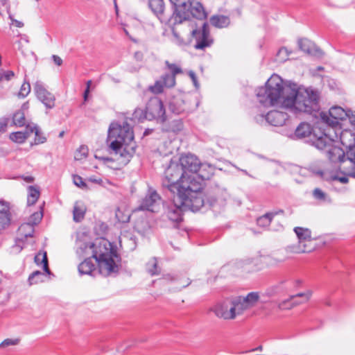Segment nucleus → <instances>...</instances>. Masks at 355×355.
<instances>
[{"label": "nucleus", "mask_w": 355, "mask_h": 355, "mask_svg": "<svg viewBox=\"0 0 355 355\" xmlns=\"http://www.w3.org/2000/svg\"><path fill=\"white\" fill-rule=\"evenodd\" d=\"M256 96L263 107L283 108L294 114H313L320 110L319 94L311 88H302L295 83L286 84L277 74L268 79L256 91Z\"/></svg>", "instance_id": "f257e3e1"}, {"label": "nucleus", "mask_w": 355, "mask_h": 355, "mask_svg": "<svg viewBox=\"0 0 355 355\" xmlns=\"http://www.w3.org/2000/svg\"><path fill=\"white\" fill-rule=\"evenodd\" d=\"M76 252L80 257H88L78 266L80 275H91L95 270V262L98 263L99 272L105 275L119 271L121 257L116 249L106 239H97L94 243H77Z\"/></svg>", "instance_id": "f03ea898"}, {"label": "nucleus", "mask_w": 355, "mask_h": 355, "mask_svg": "<svg viewBox=\"0 0 355 355\" xmlns=\"http://www.w3.org/2000/svg\"><path fill=\"white\" fill-rule=\"evenodd\" d=\"M198 176H186L178 163L171 161L164 171L162 186L182 199V203L196 209L205 204Z\"/></svg>", "instance_id": "7ed1b4c3"}, {"label": "nucleus", "mask_w": 355, "mask_h": 355, "mask_svg": "<svg viewBox=\"0 0 355 355\" xmlns=\"http://www.w3.org/2000/svg\"><path fill=\"white\" fill-rule=\"evenodd\" d=\"M107 143L121 165H126L135 153L136 144L132 127L127 121L112 122L108 129Z\"/></svg>", "instance_id": "20e7f679"}, {"label": "nucleus", "mask_w": 355, "mask_h": 355, "mask_svg": "<svg viewBox=\"0 0 355 355\" xmlns=\"http://www.w3.org/2000/svg\"><path fill=\"white\" fill-rule=\"evenodd\" d=\"M260 300L258 292H250L245 296H235L217 302L211 311L215 315L225 320H234L237 316L254 308Z\"/></svg>", "instance_id": "39448f33"}, {"label": "nucleus", "mask_w": 355, "mask_h": 355, "mask_svg": "<svg viewBox=\"0 0 355 355\" xmlns=\"http://www.w3.org/2000/svg\"><path fill=\"white\" fill-rule=\"evenodd\" d=\"M337 138L338 132L330 129L329 132H322L320 136L313 141V145L318 149L323 150L329 159V163L324 168L327 167L334 168L346 155L344 150L337 146L338 141H335Z\"/></svg>", "instance_id": "423d86ee"}, {"label": "nucleus", "mask_w": 355, "mask_h": 355, "mask_svg": "<svg viewBox=\"0 0 355 355\" xmlns=\"http://www.w3.org/2000/svg\"><path fill=\"white\" fill-rule=\"evenodd\" d=\"M355 171V146L347 150L346 155L335 166L334 168L327 167L324 170L315 172L323 179L327 180L339 181L340 183L348 182V177L352 176Z\"/></svg>", "instance_id": "0eeeda50"}, {"label": "nucleus", "mask_w": 355, "mask_h": 355, "mask_svg": "<svg viewBox=\"0 0 355 355\" xmlns=\"http://www.w3.org/2000/svg\"><path fill=\"white\" fill-rule=\"evenodd\" d=\"M180 166L186 176H198L197 180L202 187L203 181L208 180L214 174V167L207 163H201L198 158L192 154L183 155L180 159Z\"/></svg>", "instance_id": "6e6552de"}, {"label": "nucleus", "mask_w": 355, "mask_h": 355, "mask_svg": "<svg viewBox=\"0 0 355 355\" xmlns=\"http://www.w3.org/2000/svg\"><path fill=\"white\" fill-rule=\"evenodd\" d=\"M347 116V110L340 106H333L329 112H321L319 113L318 122L322 125H325L324 132H329L333 129L336 132L340 130V122L345 120Z\"/></svg>", "instance_id": "1a4fd4ad"}, {"label": "nucleus", "mask_w": 355, "mask_h": 355, "mask_svg": "<svg viewBox=\"0 0 355 355\" xmlns=\"http://www.w3.org/2000/svg\"><path fill=\"white\" fill-rule=\"evenodd\" d=\"M288 119L287 113L278 110H270L267 113L257 112L254 116L255 122L261 125H270L272 126H282Z\"/></svg>", "instance_id": "9d476101"}, {"label": "nucleus", "mask_w": 355, "mask_h": 355, "mask_svg": "<svg viewBox=\"0 0 355 355\" xmlns=\"http://www.w3.org/2000/svg\"><path fill=\"white\" fill-rule=\"evenodd\" d=\"M315 248V246H306V244L302 245L298 242L279 250L272 257V261L276 263H281L291 259L294 254L309 253Z\"/></svg>", "instance_id": "9b49d317"}, {"label": "nucleus", "mask_w": 355, "mask_h": 355, "mask_svg": "<svg viewBox=\"0 0 355 355\" xmlns=\"http://www.w3.org/2000/svg\"><path fill=\"white\" fill-rule=\"evenodd\" d=\"M144 118L163 123L166 120V112L162 101L158 97L151 98L146 107Z\"/></svg>", "instance_id": "f8f14e48"}, {"label": "nucleus", "mask_w": 355, "mask_h": 355, "mask_svg": "<svg viewBox=\"0 0 355 355\" xmlns=\"http://www.w3.org/2000/svg\"><path fill=\"white\" fill-rule=\"evenodd\" d=\"M192 37L196 40L194 48L197 50H205L207 47H210L214 40L211 37L209 26L207 22H202L199 28L191 31Z\"/></svg>", "instance_id": "ddd939ff"}, {"label": "nucleus", "mask_w": 355, "mask_h": 355, "mask_svg": "<svg viewBox=\"0 0 355 355\" xmlns=\"http://www.w3.org/2000/svg\"><path fill=\"white\" fill-rule=\"evenodd\" d=\"M173 5L174 10L173 15L169 17L168 24L175 26L180 24L188 19V12L187 8L190 0H169Z\"/></svg>", "instance_id": "4468645a"}, {"label": "nucleus", "mask_w": 355, "mask_h": 355, "mask_svg": "<svg viewBox=\"0 0 355 355\" xmlns=\"http://www.w3.org/2000/svg\"><path fill=\"white\" fill-rule=\"evenodd\" d=\"M33 91L37 98L46 107L52 109L55 106V97L44 87V83L37 80L33 85Z\"/></svg>", "instance_id": "2eb2a0df"}, {"label": "nucleus", "mask_w": 355, "mask_h": 355, "mask_svg": "<svg viewBox=\"0 0 355 355\" xmlns=\"http://www.w3.org/2000/svg\"><path fill=\"white\" fill-rule=\"evenodd\" d=\"M173 205L170 207L168 211V217L170 220L175 222H180L182 220V212L185 210H191L192 211H197L201 207L195 208L193 207L187 206L182 204V199L175 195Z\"/></svg>", "instance_id": "dca6fc26"}, {"label": "nucleus", "mask_w": 355, "mask_h": 355, "mask_svg": "<svg viewBox=\"0 0 355 355\" xmlns=\"http://www.w3.org/2000/svg\"><path fill=\"white\" fill-rule=\"evenodd\" d=\"M161 202V198L156 191L149 189L148 193L142 199L139 207L140 210H148L152 212L156 211Z\"/></svg>", "instance_id": "f3484780"}, {"label": "nucleus", "mask_w": 355, "mask_h": 355, "mask_svg": "<svg viewBox=\"0 0 355 355\" xmlns=\"http://www.w3.org/2000/svg\"><path fill=\"white\" fill-rule=\"evenodd\" d=\"M34 231V226L32 223H25L21 224L18 230L19 237L16 240V243L12 247L13 250L17 252H20L25 245L24 241L28 237H32Z\"/></svg>", "instance_id": "a211bd4d"}, {"label": "nucleus", "mask_w": 355, "mask_h": 355, "mask_svg": "<svg viewBox=\"0 0 355 355\" xmlns=\"http://www.w3.org/2000/svg\"><path fill=\"white\" fill-rule=\"evenodd\" d=\"M227 196L225 189L216 187L210 189L206 195L207 202L211 207L216 205H223Z\"/></svg>", "instance_id": "6ab92c4d"}, {"label": "nucleus", "mask_w": 355, "mask_h": 355, "mask_svg": "<svg viewBox=\"0 0 355 355\" xmlns=\"http://www.w3.org/2000/svg\"><path fill=\"white\" fill-rule=\"evenodd\" d=\"M188 6H189L187 8V11L188 12L187 21L190 19L191 17L200 20H202L207 18V14L200 2L196 0H190Z\"/></svg>", "instance_id": "aec40b11"}, {"label": "nucleus", "mask_w": 355, "mask_h": 355, "mask_svg": "<svg viewBox=\"0 0 355 355\" xmlns=\"http://www.w3.org/2000/svg\"><path fill=\"white\" fill-rule=\"evenodd\" d=\"M339 141L347 148V150L355 147V134L350 130H342L338 131V138L335 141Z\"/></svg>", "instance_id": "412c9836"}, {"label": "nucleus", "mask_w": 355, "mask_h": 355, "mask_svg": "<svg viewBox=\"0 0 355 355\" xmlns=\"http://www.w3.org/2000/svg\"><path fill=\"white\" fill-rule=\"evenodd\" d=\"M149 7L159 19L166 24H168L169 18L164 15V3L163 0H148Z\"/></svg>", "instance_id": "4be33fe9"}, {"label": "nucleus", "mask_w": 355, "mask_h": 355, "mask_svg": "<svg viewBox=\"0 0 355 355\" xmlns=\"http://www.w3.org/2000/svg\"><path fill=\"white\" fill-rule=\"evenodd\" d=\"M298 45L302 51L308 54L319 58L323 55L322 50L309 40L301 39L298 41Z\"/></svg>", "instance_id": "5701e85b"}, {"label": "nucleus", "mask_w": 355, "mask_h": 355, "mask_svg": "<svg viewBox=\"0 0 355 355\" xmlns=\"http://www.w3.org/2000/svg\"><path fill=\"white\" fill-rule=\"evenodd\" d=\"M294 232L296 234L298 242L300 243L306 244V246H315L313 241L311 239V232L310 230L301 227H296L294 228Z\"/></svg>", "instance_id": "b1692460"}, {"label": "nucleus", "mask_w": 355, "mask_h": 355, "mask_svg": "<svg viewBox=\"0 0 355 355\" xmlns=\"http://www.w3.org/2000/svg\"><path fill=\"white\" fill-rule=\"evenodd\" d=\"M34 261L37 266H42L43 270L48 275V276H54L49 268V261L47 254L45 251H40L35 256Z\"/></svg>", "instance_id": "393cba45"}, {"label": "nucleus", "mask_w": 355, "mask_h": 355, "mask_svg": "<svg viewBox=\"0 0 355 355\" xmlns=\"http://www.w3.org/2000/svg\"><path fill=\"white\" fill-rule=\"evenodd\" d=\"M170 110L175 114H180L187 111V106L184 99L180 97H174L169 102Z\"/></svg>", "instance_id": "a878e982"}, {"label": "nucleus", "mask_w": 355, "mask_h": 355, "mask_svg": "<svg viewBox=\"0 0 355 355\" xmlns=\"http://www.w3.org/2000/svg\"><path fill=\"white\" fill-rule=\"evenodd\" d=\"M209 21L213 26L218 28H226L230 24V19L227 16L220 15L211 16Z\"/></svg>", "instance_id": "bb28decb"}, {"label": "nucleus", "mask_w": 355, "mask_h": 355, "mask_svg": "<svg viewBox=\"0 0 355 355\" xmlns=\"http://www.w3.org/2000/svg\"><path fill=\"white\" fill-rule=\"evenodd\" d=\"M313 131L311 125L306 122L301 123L295 129L294 136L296 138H305L311 135Z\"/></svg>", "instance_id": "cd10ccee"}, {"label": "nucleus", "mask_w": 355, "mask_h": 355, "mask_svg": "<svg viewBox=\"0 0 355 355\" xmlns=\"http://www.w3.org/2000/svg\"><path fill=\"white\" fill-rule=\"evenodd\" d=\"M31 125H27L25 131H18L12 132L10 135V139L12 141L18 144H23L27 138L30 137Z\"/></svg>", "instance_id": "c85d7f7f"}, {"label": "nucleus", "mask_w": 355, "mask_h": 355, "mask_svg": "<svg viewBox=\"0 0 355 355\" xmlns=\"http://www.w3.org/2000/svg\"><path fill=\"white\" fill-rule=\"evenodd\" d=\"M28 107V103H25L23 104L21 110H18L13 114L12 122L15 125L22 127L26 125L25 114L23 110H27Z\"/></svg>", "instance_id": "c756f323"}, {"label": "nucleus", "mask_w": 355, "mask_h": 355, "mask_svg": "<svg viewBox=\"0 0 355 355\" xmlns=\"http://www.w3.org/2000/svg\"><path fill=\"white\" fill-rule=\"evenodd\" d=\"M47 275L44 271L35 270L29 275L28 282L30 285L37 284L44 282Z\"/></svg>", "instance_id": "7c9ffc66"}, {"label": "nucleus", "mask_w": 355, "mask_h": 355, "mask_svg": "<svg viewBox=\"0 0 355 355\" xmlns=\"http://www.w3.org/2000/svg\"><path fill=\"white\" fill-rule=\"evenodd\" d=\"M313 292L311 290H306L304 292L291 295V300H295L294 304H300L308 302L311 297Z\"/></svg>", "instance_id": "2f4dec72"}, {"label": "nucleus", "mask_w": 355, "mask_h": 355, "mask_svg": "<svg viewBox=\"0 0 355 355\" xmlns=\"http://www.w3.org/2000/svg\"><path fill=\"white\" fill-rule=\"evenodd\" d=\"M40 197V190L37 187L34 186H29L28 187V197L27 204L28 205H34Z\"/></svg>", "instance_id": "473e14b6"}, {"label": "nucleus", "mask_w": 355, "mask_h": 355, "mask_svg": "<svg viewBox=\"0 0 355 355\" xmlns=\"http://www.w3.org/2000/svg\"><path fill=\"white\" fill-rule=\"evenodd\" d=\"M313 198L320 203H330V197L319 188H315L312 193Z\"/></svg>", "instance_id": "72a5a7b5"}, {"label": "nucleus", "mask_w": 355, "mask_h": 355, "mask_svg": "<svg viewBox=\"0 0 355 355\" xmlns=\"http://www.w3.org/2000/svg\"><path fill=\"white\" fill-rule=\"evenodd\" d=\"M277 214V212L266 213L257 218V223L259 227H266L270 224L272 218Z\"/></svg>", "instance_id": "f704fd0d"}, {"label": "nucleus", "mask_w": 355, "mask_h": 355, "mask_svg": "<svg viewBox=\"0 0 355 355\" xmlns=\"http://www.w3.org/2000/svg\"><path fill=\"white\" fill-rule=\"evenodd\" d=\"M73 220L76 222L81 221L85 214V208L83 205H80L78 202H76L73 207Z\"/></svg>", "instance_id": "c9c22d12"}, {"label": "nucleus", "mask_w": 355, "mask_h": 355, "mask_svg": "<svg viewBox=\"0 0 355 355\" xmlns=\"http://www.w3.org/2000/svg\"><path fill=\"white\" fill-rule=\"evenodd\" d=\"M115 216L119 222L125 223L129 222L130 214L128 210L117 208L115 211Z\"/></svg>", "instance_id": "e433bc0d"}, {"label": "nucleus", "mask_w": 355, "mask_h": 355, "mask_svg": "<svg viewBox=\"0 0 355 355\" xmlns=\"http://www.w3.org/2000/svg\"><path fill=\"white\" fill-rule=\"evenodd\" d=\"M146 270L152 276L159 273L160 269L157 266V261L156 258L153 257L148 261L146 264Z\"/></svg>", "instance_id": "4c0bfd02"}, {"label": "nucleus", "mask_w": 355, "mask_h": 355, "mask_svg": "<svg viewBox=\"0 0 355 355\" xmlns=\"http://www.w3.org/2000/svg\"><path fill=\"white\" fill-rule=\"evenodd\" d=\"M254 259H248L245 260L240 261L237 263L238 266H241L244 271L251 272L255 270V266Z\"/></svg>", "instance_id": "58836bf2"}, {"label": "nucleus", "mask_w": 355, "mask_h": 355, "mask_svg": "<svg viewBox=\"0 0 355 355\" xmlns=\"http://www.w3.org/2000/svg\"><path fill=\"white\" fill-rule=\"evenodd\" d=\"M166 87L171 88L175 85V77L169 73L162 75L159 78Z\"/></svg>", "instance_id": "ea45409f"}, {"label": "nucleus", "mask_w": 355, "mask_h": 355, "mask_svg": "<svg viewBox=\"0 0 355 355\" xmlns=\"http://www.w3.org/2000/svg\"><path fill=\"white\" fill-rule=\"evenodd\" d=\"M35 133V144H43L46 141V139L45 137L41 135L38 127L35 125H31L30 127V135Z\"/></svg>", "instance_id": "a19ab883"}, {"label": "nucleus", "mask_w": 355, "mask_h": 355, "mask_svg": "<svg viewBox=\"0 0 355 355\" xmlns=\"http://www.w3.org/2000/svg\"><path fill=\"white\" fill-rule=\"evenodd\" d=\"M183 125L180 120H173L170 122L168 131H171L174 133H178L182 130Z\"/></svg>", "instance_id": "79ce46f5"}, {"label": "nucleus", "mask_w": 355, "mask_h": 355, "mask_svg": "<svg viewBox=\"0 0 355 355\" xmlns=\"http://www.w3.org/2000/svg\"><path fill=\"white\" fill-rule=\"evenodd\" d=\"M88 154V148L85 146H81L75 153L74 158L76 160H81L85 158Z\"/></svg>", "instance_id": "37998d69"}, {"label": "nucleus", "mask_w": 355, "mask_h": 355, "mask_svg": "<svg viewBox=\"0 0 355 355\" xmlns=\"http://www.w3.org/2000/svg\"><path fill=\"white\" fill-rule=\"evenodd\" d=\"M166 87L160 79L155 81L153 85L149 87L150 91L154 94H160L163 92L164 88Z\"/></svg>", "instance_id": "c03bdc74"}, {"label": "nucleus", "mask_w": 355, "mask_h": 355, "mask_svg": "<svg viewBox=\"0 0 355 355\" xmlns=\"http://www.w3.org/2000/svg\"><path fill=\"white\" fill-rule=\"evenodd\" d=\"M173 39L172 42L179 46H184L187 45L186 41L182 38L175 31V28H172Z\"/></svg>", "instance_id": "a18cd8bd"}, {"label": "nucleus", "mask_w": 355, "mask_h": 355, "mask_svg": "<svg viewBox=\"0 0 355 355\" xmlns=\"http://www.w3.org/2000/svg\"><path fill=\"white\" fill-rule=\"evenodd\" d=\"M165 64L168 71H170V72L171 73V74L173 75L175 77L176 76L177 74L182 73L181 67L175 64H171L166 60L165 62Z\"/></svg>", "instance_id": "49530a36"}, {"label": "nucleus", "mask_w": 355, "mask_h": 355, "mask_svg": "<svg viewBox=\"0 0 355 355\" xmlns=\"http://www.w3.org/2000/svg\"><path fill=\"white\" fill-rule=\"evenodd\" d=\"M42 216H43L42 211H40L35 212L30 216V218L28 219V222H27V223H32L33 226H34L35 225L38 224L41 221Z\"/></svg>", "instance_id": "de8ad7c7"}, {"label": "nucleus", "mask_w": 355, "mask_h": 355, "mask_svg": "<svg viewBox=\"0 0 355 355\" xmlns=\"http://www.w3.org/2000/svg\"><path fill=\"white\" fill-rule=\"evenodd\" d=\"M31 92V85L29 83L24 82L21 86L20 90L18 93L19 97L24 98Z\"/></svg>", "instance_id": "09e8293b"}, {"label": "nucleus", "mask_w": 355, "mask_h": 355, "mask_svg": "<svg viewBox=\"0 0 355 355\" xmlns=\"http://www.w3.org/2000/svg\"><path fill=\"white\" fill-rule=\"evenodd\" d=\"M288 55H289V52H288V49L285 47L281 48L277 53V60L279 62L286 61L288 59Z\"/></svg>", "instance_id": "8fccbe9b"}, {"label": "nucleus", "mask_w": 355, "mask_h": 355, "mask_svg": "<svg viewBox=\"0 0 355 355\" xmlns=\"http://www.w3.org/2000/svg\"><path fill=\"white\" fill-rule=\"evenodd\" d=\"M294 302L295 300H291V297L289 299L284 300L279 304V309L282 310L290 309L297 304H294Z\"/></svg>", "instance_id": "3c124183"}, {"label": "nucleus", "mask_w": 355, "mask_h": 355, "mask_svg": "<svg viewBox=\"0 0 355 355\" xmlns=\"http://www.w3.org/2000/svg\"><path fill=\"white\" fill-rule=\"evenodd\" d=\"M125 242L128 243L130 250H133L135 249L137 246V243L135 237L131 236L129 239H128V238L125 236H123L120 239L121 244Z\"/></svg>", "instance_id": "603ef678"}, {"label": "nucleus", "mask_w": 355, "mask_h": 355, "mask_svg": "<svg viewBox=\"0 0 355 355\" xmlns=\"http://www.w3.org/2000/svg\"><path fill=\"white\" fill-rule=\"evenodd\" d=\"M10 221V214L0 213V230L5 228Z\"/></svg>", "instance_id": "864d4df0"}, {"label": "nucleus", "mask_w": 355, "mask_h": 355, "mask_svg": "<svg viewBox=\"0 0 355 355\" xmlns=\"http://www.w3.org/2000/svg\"><path fill=\"white\" fill-rule=\"evenodd\" d=\"M14 72L12 71H0V83L3 80H10L14 76Z\"/></svg>", "instance_id": "5fc2aeb1"}, {"label": "nucleus", "mask_w": 355, "mask_h": 355, "mask_svg": "<svg viewBox=\"0 0 355 355\" xmlns=\"http://www.w3.org/2000/svg\"><path fill=\"white\" fill-rule=\"evenodd\" d=\"M73 183L78 187L81 188V189H86L87 188V184L85 182V181L83 180V179L78 175H75L73 176Z\"/></svg>", "instance_id": "6e6d98bb"}, {"label": "nucleus", "mask_w": 355, "mask_h": 355, "mask_svg": "<svg viewBox=\"0 0 355 355\" xmlns=\"http://www.w3.org/2000/svg\"><path fill=\"white\" fill-rule=\"evenodd\" d=\"M18 343L19 339L7 338L0 343V347L3 348L10 345H16Z\"/></svg>", "instance_id": "4d7b16f0"}, {"label": "nucleus", "mask_w": 355, "mask_h": 355, "mask_svg": "<svg viewBox=\"0 0 355 355\" xmlns=\"http://www.w3.org/2000/svg\"><path fill=\"white\" fill-rule=\"evenodd\" d=\"M0 213L10 214L9 205L7 202L0 201Z\"/></svg>", "instance_id": "13d9d810"}, {"label": "nucleus", "mask_w": 355, "mask_h": 355, "mask_svg": "<svg viewBox=\"0 0 355 355\" xmlns=\"http://www.w3.org/2000/svg\"><path fill=\"white\" fill-rule=\"evenodd\" d=\"M8 123V119H0V134L6 131Z\"/></svg>", "instance_id": "bf43d9fd"}, {"label": "nucleus", "mask_w": 355, "mask_h": 355, "mask_svg": "<svg viewBox=\"0 0 355 355\" xmlns=\"http://www.w3.org/2000/svg\"><path fill=\"white\" fill-rule=\"evenodd\" d=\"M347 119H349L350 123L355 126V111L347 110Z\"/></svg>", "instance_id": "052dcab7"}, {"label": "nucleus", "mask_w": 355, "mask_h": 355, "mask_svg": "<svg viewBox=\"0 0 355 355\" xmlns=\"http://www.w3.org/2000/svg\"><path fill=\"white\" fill-rule=\"evenodd\" d=\"M189 76L191 78V79L192 80V82H193V85L195 86V87L196 89H198L199 87V84L198 83L197 77H196L195 73L193 71H190L189 72Z\"/></svg>", "instance_id": "680f3d73"}, {"label": "nucleus", "mask_w": 355, "mask_h": 355, "mask_svg": "<svg viewBox=\"0 0 355 355\" xmlns=\"http://www.w3.org/2000/svg\"><path fill=\"white\" fill-rule=\"evenodd\" d=\"M91 83H92L91 80H88L87 82V88L85 90L84 94H83V98H84L85 101H86L87 100L88 94L89 93V87H90Z\"/></svg>", "instance_id": "e2e57ef3"}, {"label": "nucleus", "mask_w": 355, "mask_h": 355, "mask_svg": "<svg viewBox=\"0 0 355 355\" xmlns=\"http://www.w3.org/2000/svg\"><path fill=\"white\" fill-rule=\"evenodd\" d=\"M52 58H53V60L54 62V63L58 65V66H60L62 64V60L60 57H59L58 55H53L52 56Z\"/></svg>", "instance_id": "0e129e2a"}, {"label": "nucleus", "mask_w": 355, "mask_h": 355, "mask_svg": "<svg viewBox=\"0 0 355 355\" xmlns=\"http://www.w3.org/2000/svg\"><path fill=\"white\" fill-rule=\"evenodd\" d=\"M88 180L91 182L96 183V184H99L102 182V180L101 178H96V177H89L88 178Z\"/></svg>", "instance_id": "69168bd1"}, {"label": "nucleus", "mask_w": 355, "mask_h": 355, "mask_svg": "<svg viewBox=\"0 0 355 355\" xmlns=\"http://www.w3.org/2000/svg\"><path fill=\"white\" fill-rule=\"evenodd\" d=\"M114 9H115L116 13L118 14L119 8H118V6L116 3V0H114Z\"/></svg>", "instance_id": "338daca9"}, {"label": "nucleus", "mask_w": 355, "mask_h": 355, "mask_svg": "<svg viewBox=\"0 0 355 355\" xmlns=\"http://www.w3.org/2000/svg\"><path fill=\"white\" fill-rule=\"evenodd\" d=\"M302 282L300 279H297L295 282V284H296V286H300L302 284Z\"/></svg>", "instance_id": "774afa93"}]
</instances>
